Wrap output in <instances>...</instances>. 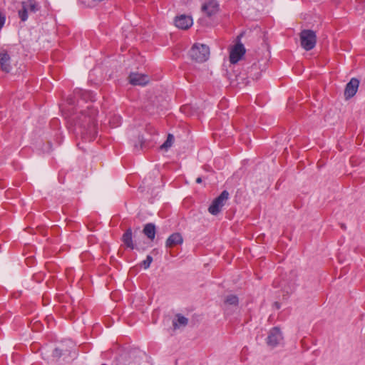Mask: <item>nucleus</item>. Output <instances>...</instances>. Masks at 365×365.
Returning a JSON list of instances; mask_svg holds the SVG:
<instances>
[{
	"mask_svg": "<svg viewBox=\"0 0 365 365\" xmlns=\"http://www.w3.org/2000/svg\"><path fill=\"white\" fill-rule=\"evenodd\" d=\"M95 101L93 92L81 88H76L66 100L68 104L74 106L76 109V113L69 117V126L76 135L86 141L93 140L98 134L96 117L98 110L93 105Z\"/></svg>",
	"mask_w": 365,
	"mask_h": 365,
	"instance_id": "1",
	"label": "nucleus"
},
{
	"mask_svg": "<svg viewBox=\"0 0 365 365\" xmlns=\"http://www.w3.org/2000/svg\"><path fill=\"white\" fill-rule=\"evenodd\" d=\"M301 46L305 51L313 49L317 43L316 32L310 29H304L300 32Z\"/></svg>",
	"mask_w": 365,
	"mask_h": 365,
	"instance_id": "2",
	"label": "nucleus"
},
{
	"mask_svg": "<svg viewBox=\"0 0 365 365\" xmlns=\"http://www.w3.org/2000/svg\"><path fill=\"white\" fill-rule=\"evenodd\" d=\"M242 36L243 33L237 36L235 45L233 46L230 51V62L232 64L238 63L246 53V49L240 41Z\"/></svg>",
	"mask_w": 365,
	"mask_h": 365,
	"instance_id": "3",
	"label": "nucleus"
},
{
	"mask_svg": "<svg viewBox=\"0 0 365 365\" xmlns=\"http://www.w3.org/2000/svg\"><path fill=\"white\" fill-rule=\"evenodd\" d=\"M229 195L230 194L227 190H223L220 195L212 200L208 207L209 212L215 216L218 215L221 212L223 206L225 205L226 200H228Z\"/></svg>",
	"mask_w": 365,
	"mask_h": 365,
	"instance_id": "4",
	"label": "nucleus"
},
{
	"mask_svg": "<svg viewBox=\"0 0 365 365\" xmlns=\"http://www.w3.org/2000/svg\"><path fill=\"white\" fill-rule=\"evenodd\" d=\"M282 340L283 336L281 329L278 327H274L268 333L266 343L269 346L274 348L277 346Z\"/></svg>",
	"mask_w": 365,
	"mask_h": 365,
	"instance_id": "5",
	"label": "nucleus"
},
{
	"mask_svg": "<svg viewBox=\"0 0 365 365\" xmlns=\"http://www.w3.org/2000/svg\"><path fill=\"white\" fill-rule=\"evenodd\" d=\"M189 55L192 61L201 63L205 61V45L194 44L189 51Z\"/></svg>",
	"mask_w": 365,
	"mask_h": 365,
	"instance_id": "6",
	"label": "nucleus"
},
{
	"mask_svg": "<svg viewBox=\"0 0 365 365\" xmlns=\"http://www.w3.org/2000/svg\"><path fill=\"white\" fill-rule=\"evenodd\" d=\"M359 83V80L356 78H351L346 83L344 92V96L346 100H349L356 95Z\"/></svg>",
	"mask_w": 365,
	"mask_h": 365,
	"instance_id": "7",
	"label": "nucleus"
},
{
	"mask_svg": "<svg viewBox=\"0 0 365 365\" xmlns=\"http://www.w3.org/2000/svg\"><path fill=\"white\" fill-rule=\"evenodd\" d=\"M135 232L133 233L131 227L125 230L121 237V241L126 249L130 250H138L136 245L134 243L133 238L135 237Z\"/></svg>",
	"mask_w": 365,
	"mask_h": 365,
	"instance_id": "8",
	"label": "nucleus"
},
{
	"mask_svg": "<svg viewBox=\"0 0 365 365\" xmlns=\"http://www.w3.org/2000/svg\"><path fill=\"white\" fill-rule=\"evenodd\" d=\"M174 23L178 28L186 30L192 26V19L189 16L182 14L175 18Z\"/></svg>",
	"mask_w": 365,
	"mask_h": 365,
	"instance_id": "9",
	"label": "nucleus"
},
{
	"mask_svg": "<svg viewBox=\"0 0 365 365\" xmlns=\"http://www.w3.org/2000/svg\"><path fill=\"white\" fill-rule=\"evenodd\" d=\"M129 82L134 86H145L149 82L147 75L132 73L129 76Z\"/></svg>",
	"mask_w": 365,
	"mask_h": 365,
	"instance_id": "10",
	"label": "nucleus"
},
{
	"mask_svg": "<svg viewBox=\"0 0 365 365\" xmlns=\"http://www.w3.org/2000/svg\"><path fill=\"white\" fill-rule=\"evenodd\" d=\"M11 57L5 50L0 52V67L5 73H9L11 70Z\"/></svg>",
	"mask_w": 365,
	"mask_h": 365,
	"instance_id": "11",
	"label": "nucleus"
},
{
	"mask_svg": "<svg viewBox=\"0 0 365 365\" xmlns=\"http://www.w3.org/2000/svg\"><path fill=\"white\" fill-rule=\"evenodd\" d=\"M183 242V238L180 232H174L170 235L165 242V247L167 248H171L175 246L182 245Z\"/></svg>",
	"mask_w": 365,
	"mask_h": 365,
	"instance_id": "12",
	"label": "nucleus"
},
{
	"mask_svg": "<svg viewBox=\"0 0 365 365\" xmlns=\"http://www.w3.org/2000/svg\"><path fill=\"white\" fill-rule=\"evenodd\" d=\"M220 11V5L216 0H207V17H211Z\"/></svg>",
	"mask_w": 365,
	"mask_h": 365,
	"instance_id": "13",
	"label": "nucleus"
},
{
	"mask_svg": "<svg viewBox=\"0 0 365 365\" xmlns=\"http://www.w3.org/2000/svg\"><path fill=\"white\" fill-rule=\"evenodd\" d=\"M143 232L148 239L153 240L156 233L155 225L152 222L145 224L144 225Z\"/></svg>",
	"mask_w": 365,
	"mask_h": 365,
	"instance_id": "14",
	"label": "nucleus"
},
{
	"mask_svg": "<svg viewBox=\"0 0 365 365\" xmlns=\"http://www.w3.org/2000/svg\"><path fill=\"white\" fill-rule=\"evenodd\" d=\"M259 65L257 63H254L248 68L247 74L248 77L252 80H258L261 76V71H259Z\"/></svg>",
	"mask_w": 365,
	"mask_h": 365,
	"instance_id": "15",
	"label": "nucleus"
},
{
	"mask_svg": "<svg viewBox=\"0 0 365 365\" xmlns=\"http://www.w3.org/2000/svg\"><path fill=\"white\" fill-rule=\"evenodd\" d=\"M176 318L177 319L173 321V326L175 329H178L180 326L185 327L188 323V319L180 314H176Z\"/></svg>",
	"mask_w": 365,
	"mask_h": 365,
	"instance_id": "16",
	"label": "nucleus"
},
{
	"mask_svg": "<svg viewBox=\"0 0 365 365\" xmlns=\"http://www.w3.org/2000/svg\"><path fill=\"white\" fill-rule=\"evenodd\" d=\"M21 4H24L27 7L28 10L31 12L35 13L39 10V6L36 0H27L23 1Z\"/></svg>",
	"mask_w": 365,
	"mask_h": 365,
	"instance_id": "17",
	"label": "nucleus"
},
{
	"mask_svg": "<svg viewBox=\"0 0 365 365\" xmlns=\"http://www.w3.org/2000/svg\"><path fill=\"white\" fill-rule=\"evenodd\" d=\"M224 302L225 304L237 307L239 304V298L235 294H229L225 297Z\"/></svg>",
	"mask_w": 365,
	"mask_h": 365,
	"instance_id": "18",
	"label": "nucleus"
},
{
	"mask_svg": "<svg viewBox=\"0 0 365 365\" xmlns=\"http://www.w3.org/2000/svg\"><path fill=\"white\" fill-rule=\"evenodd\" d=\"M28 9L24 4H22V9L19 10V17L22 21H26L28 19Z\"/></svg>",
	"mask_w": 365,
	"mask_h": 365,
	"instance_id": "19",
	"label": "nucleus"
},
{
	"mask_svg": "<svg viewBox=\"0 0 365 365\" xmlns=\"http://www.w3.org/2000/svg\"><path fill=\"white\" fill-rule=\"evenodd\" d=\"M152 262H153V257L151 255H147L146 259L141 262V266L145 269H146L150 267Z\"/></svg>",
	"mask_w": 365,
	"mask_h": 365,
	"instance_id": "20",
	"label": "nucleus"
},
{
	"mask_svg": "<svg viewBox=\"0 0 365 365\" xmlns=\"http://www.w3.org/2000/svg\"><path fill=\"white\" fill-rule=\"evenodd\" d=\"M173 140V135L172 134H168L167 140L164 142V143L161 145V148H167L172 145Z\"/></svg>",
	"mask_w": 365,
	"mask_h": 365,
	"instance_id": "21",
	"label": "nucleus"
},
{
	"mask_svg": "<svg viewBox=\"0 0 365 365\" xmlns=\"http://www.w3.org/2000/svg\"><path fill=\"white\" fill-rule=\"evenodd\" d=\"M294 289L295 287L294 284H292V286H289L288 287H284L283 292L286 294H284L283 296L289 297V295L294 291Z\"/></svg>",
	"mask_w": 365,
	"mask_h": 365,
	"instance_id": "22",
	"label": "nucleus"
},
{
	"mask_svg": "<svg viewBox=\"0 0 365 365\" xmlns=\"http://www.w3.org/2000/svg\"><path fill=\"white\" fill-rule=\"evenodd\" d=\"M121 118L120 116H114L113 120H110V123L113 126L117 127L120 125Z\"/></svg>",
	"mask_w": 365,
	"mask_h": 365,
	"instance_id": "23",
	"label": "nucleus"
},
{
	"mask_svg": "<svg viewBox=\"0 0 365 365\" xmlns=\"http://www.w3.org/2000/svg\"><path fill=\"white\" fill-rule=\"evenodd\" d=\"M63 349L59 348V347H56L54 349L53 351V356L55 357H61L62 355H63Z\"/></svg>",
	"mask_w": 365,
	"mask_h": 365,
	"instance_id": "24",
	"label": "nucleus"
},
{
	"mask_svg": "<svg viewBox=\"0 0 365 365\" xmlns=\"http://www.w3.org/2000/svg\"><path fill=\"white\" fill-rule=\"evenodd\" d=\"M138 141L140 143V149H143L145 139L143 135H138Z\"/></svg>",
	"mask_w": 365,
	"mask_h": 365,
	"instance_id": "25",
	"label": "nucleus"
},
{
	"mask_svg": "<svg viewBox=\"0 0 365 365\" xmlns=\"http://www.w3.org/2000/svg\"><path fill=\"white\" fill-rule=\"evenodd\" d=\"M205 9H207V7H205V2L202 3L201 5V10L202 11H205Z\"/></svg>",
	"mask_w": 365,
	"mask_h": 365,
	"instance_id": "26",
	"label": "nucleus"
},
{
	"mask_svg": "<svg viewBox=\"0 0 365 365\" xmlns=\"http://www.w3.org/2000/svg\"><path fill=\"white\" fill-rule=\"evenodd\" d=\"M205 9H207V7H205V2L202 3L201 5V10L202 11H205Z\"/></svg>",
	"mask_w": 365,
	"mask_h": 365,
	"instance_id": "27",
	"label": "nucleus"
},
{
	"mask_svg": "<svg viewBox=\"0 0 365 365\" xmlns=\"http://www.w3.org/2000/svg\"><path fill=\"white\" fill-rule=\"evenodd\" d=\"M202 178H201V177H199V178H197L196 179V182H197V183H200V182H202Z\"/></svg>",
	"mask_w": 365,
	"mask_h": 365,
	"instance_id": "28",
	"label": "nucleus"
},
{
	"mask_svg": "<svg viewBox=\"0 0 365 365\" xmlns=\"http://www.w3.org/2000/svg\"><path fill=\"white\" fill-rule=\"evenodd\" d=\"M206 170H207V173H208V172H213L212 168H210L207 165Z\"/></svg>",
	"mask_w": 365,
	"mask_h": 365,
	"instance_id": "29",
	"label": "nucleus"
},
{
	"mask_svg": "<svg viewBox=\"0 0 365 365\" xmlns=\"http://www.w3.org/2000/svg\"><path fill=\"white\" fill-rule=\"evenodd\" d=\"M79 2L81 4H83L85 6H90L89 4H86V2L84 1H79Z\"/></svg>",
	"mask_w": 365,
	"mask_h": 365,
	"instance_id": "30",
	"label": "nucleus"
},
{
	"mask_svg": "<svg viewBox=\"0 0 365 365\" xmlns=\"http://www.w3.org/2000/svg\"><path fill=\"white\" fill-rule=\"evenodd\" d=\"M274 305L276 306L277 309H279L280 308V304H279V302H275Z\"/></svg>",
	"mask_w": 365,
	"mask_h": 365,
	"instance_id": "31",
	"label": "nucleus"
},
{
	"mask_svg": "<svg viewBox=\"0 0 365 365\" xmlns=\"http://www.w3.org/2000/svg\"><path fill=\"white\" fill-rule=\"evenodd\" d=\"M206 49H207V56L209 55V53H210V49H209V47H208V46H207V47H206Z\"/></svg>",
	"mask_w": 365,
	"mask_h": 365,
	"instance_id": "32",
	"label": "nucleus"
},
{
	"mask_svg": "<svg viewBox=\"0 0 365 365\" xmlns=\"http://www.w3.org/2000/svg\"><path fill=\"white\" fill-rule=\"evenodd\" d=\"M341 227L344 230H345L346 228V227L344 224H341Z\"/></svg>",
	"mask_w": 365,
	"mask_h": 365,
	"instance_id": "33",
	"label": "nucleus"
},
{
	"mask_svg": "<svg viewBox=\"0 0 365 365\" xmlns=\"http://www.w3.org/2000/svg\"><path fill=\"white\" fill-rule=\"evenodd\" d=\"M93 1H95V2H101L103 0H92Z\"/></svg>",
	"mask_w": 365,
	"mask_h": 365,
	"instance_id": "34",
	"label": "nucleus"
}]
</instances>
